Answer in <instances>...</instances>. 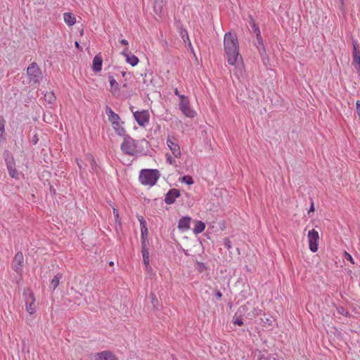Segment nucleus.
<instances>
[{
    "instance_id": "nucleus-14",
    "label": "nucleus",
    "mask_w": 360,
    "mask_h": 360,
    "mask_svg": "<svg viewBox=\"0 0 360 360\" xmlns=\"http://www.w3.org/2000/svg\"><path fill=\"white\" fill-rule=\"evenodd\" d=\"M353 60H354V65L358 72V73L360 75V52L357 49V44L356 43H353Z\"/></svg>"
},
{
    "instance_id": "nucleus-32",
    "label": "nucleus",
    "mask_w": 360,
    "mask_h": 360,
    "mask_svg": "<svg viewBox=\"0 0 360 360\" xmlns=\"http://www.w3.org/2000/svg\"><path fill=\"white\" fill-rule=\"evenodd\" d=\"M181 181L186 183L188 185H191L194 182L193 178L190 176H184L181 178Z\"/></svg>"
},
{
    "instance_id": "nucleus-39",
    "label": "nucleus",
    "mask_w": 360,
    "mask_h": 360,
    "mask_svg": "<svg viewBox=\"0 0 360 360\" xmlns=\"http://www.w3.org/2000/svg\"><path fill=\"white\" fill-rule=\"evenodd\" d=\"M266 323H267L269 326L272 325V320L271 318L266 319Z\"/></svg>"
},
{
    "instance_id": "nucleus-17",
    "label": "nucleus",
    "mask_w": 360,
    "mask_h": 360,
    "mask_svg": "<svg viewBox=\"0 0 360 360\" xmlns=\"http://www.w3.org/2000/svg\"><path fill=\"white\" fill-rule=\"evenodd\" d=\"M105 112L108 117V120L111 124L121 121L120 117L117 113L114 112L110 107L106 108Z\"/></svg>"
},
{
    "instance_id": "nucleus-30",
    "label": "nucleus",
    "mask_w": 360,
    "mask_h": 360,
    "mask_svg": "<svg viewBox=\"0 0 360 360\" xmlns=\"http://www.w3.org/2000/svg\"><path fill=\"white\" fill-rule=\"evenodd\" d=\"M44 98L49 103H53L56 101V96L53 92H46L44 94Z\"/></svg>"
},
{
    "instance_id": "nucleus-42",
    "label": "nucleus",
    "mask_w": 360,
    "mask_h": 360,
    "mask_svg": "<svg viewBox=\"0 0 360 360\" xmlns=\"http://www.w3.org/2000/svg\"><path fill=\"white\" fill-rule=\"evenodd\" d=\"M120 43H121L122 45H128V44H129V43H128V41H127V40H126V39H122V40L120 41Z\"/></svg>"
},
{
    "instance_id": "nucleus-21",
    "label": "nucleus",
    "mask_w": 360,
    "mask_h": 360,
    "mask_svg": "<svg viewBox=\"0 0 360 360\" xmlns=\"http://www.w3.org/2000/svg\"><path fill=\"white\" fill-rule=\"evenodd\" d=\"M64 22L68 26H72L76 22V17L73 13H65L63 14Z\"/></svg>"
},
{
    "instance_id": "nucleus-15",
    "label": "nucleus",
    "mask_w": 360,
    "mask_h": 360,
    "mask_svg": "<svg viewBox=\"0 0 360 360\" xmlns=\"http://www.w3.org/2000/svg\"><path fill=\"white\" fill-rule=\"evenodd\" d=\"M122 54L126 58L127 63L131 66H135L138 64L139 61V58L135 55L129 53L128 49L123 50Z\"/></svg>"
},
{
    "instance_id": "nucleus-8",
    "label": "nucleus",
    "mask_w": 360,
    "mask_h": 360,
    "mask_svg": "<svg viewBox=\"0 0 360 360\" xmlns=\"http://www.w3.org/2000/svg\"><path fill=\"white\" fill-rule=\"evenodd\" d=\"M12 269L19 276H22L24 267V256L22 252H18L12 261Z\"/></svg>"
},
{
    "instance_id": "nucleus-6",
    "label": "nucleus",
    "mask_w": 360,
    "mask_h": 360,
    "mask_svg": "<svg viewBox=\"0 0 360 360\" xmlns=\"http://www.w3.org/2000/svg\"><path fill=\"white\" fill-rule=\"evenodd\" d=\"M24 295L25 297V308L26 311L30 314H33L37 310V305L35 304V297L34 293L30 290H25Z\"/></svg>"
},
{
    "instance_id": "nucleus-35",
    "label": "nucleus",
    "mask_w": 360,
    "mask_h": 360,
    "mask_svg": "<svg viewBox=\"0 0 360 360\" xmlns=\"http://www.w3.org/2000/svg\"><path fill=\"white\" fill-rule=\"evenodd\" d=\"M344 256H345V258L346 259H347L348 261H349L352 264H354V260L349 253H348L347 252H345Z\"/></svg>"
},
{
    "instance_id": "nucleus-2",
    "label": "nucleus",
    "mask_w": 360,
    "mask_h": 360,
    "mask_svg": "<svg viewBox=\"0 0 360 360\" xmlns=\"http://www.w3.org/2000/svg\"><path fill=\"white\" fill-rule=\"evenodd\" d=\"M160 176V173L158 169H143L140 172L139 180L143 186L150 187L154 186Z\"/></svg>"
},
{
    "instance_id": "nucleus-46",
    "label": "nucleus",
    "mask_w": 360,
    "mask_h": 360,
    "mask_svg": "<svg viewBox=\"0 0 360 360\" xmlns=\"http://www.w3.org/2000/svg\"><path fill=\"white\" fill-rule=\"evenodd\" d=\"M75 45L76 48L79 49V44L78 41H75Z\"/></svg>"
},
{
    "instance_id": "nucleus-18",
    "label": "nucleus",
    "mask_w": 360,
    "mask_h": 360,
    "mask_svg": "<svg viewBox=\"0 0 360 360\" xmlns=\"http://www.w3.org/2000/svg\"><path fill=\"white\" fill-rule=\"evenodd\" d=\"M103 58L101 53L96 55L93 60L92 69L94 72H100L102 69Z\"/></svg>"
},
{
    "instance_id": "nucleus-31",
    "label": "nucleus",
    "mask_w": 360,
    "mask_h": 360,
    "mask_svg": "<svg viewBox=\"0 0 360 360\" xmlns=\"http://www.w3.org/2000/svg\"><path fill=\"white\" fill-rule=\"evenodd\" d=\"M5 122L6 121L2 117H0V139H4Z\"/></svg>"
},
{
    "instance_id": "nucleus-3",
    "label": "nucleus",
    "mask_w": 360,
    "mask_h": 360,
    "mask_svg": "<svg viewBox=\"0 0 360 360\" xmlns=\"http://www.w3.org/2000/svg\"><path fill=\"white\" fill-rule=\"evenodd\" d=\"M120 148L124 154L130 156H135L139 153L138 141L128 135L124 136Z\"/></svg>"
},
{
    "instance_id": "nucleus-9",
    "label": "nucleus",
    "mask_w": 360,
    "mask_h": 360,
    "mask_svg": "<svg viewBox=\"0 0 360 360\" xmlns=\"http://www.w3.org/2000/svg\"><path fill=\"white\" fill-rule=\"evenodd\" d=\"M309 248L312 252H316L319 249V234L315 229L309 231L307 233Z\"/></svg>"
},
{
    "instance_id": "nucleus-40",
    "label": "nucleus",
    "mask_w": 360,
    "mask_h": 360,
    "mask_svg": "<svg viewBox=\"0 0 360 360\" xmlns=\"http://www.w3.org/2000/svg\"><path fill=\"white\" fill-rule=\"evenodd\" d=\"M216 297L218 298V299H220L221 297H222V294L220 291H217L216 292Z\"/></svg>"
},
{
    "instance_id": "nucleus-12",
    "label": "nucleus",
    "mask_w": 360,
    "mask_h": 360,
    "mask_svg": "<svg viewBox=\"0 0 360 360\" xmlns=\"http://www.w3.org/2000/svg\"><path fill=\"white\" fill-rule=\"evenodd\" d=\"M180 195L178 189L173 188L169 190L165 195V202L166 204L171 205L174 202L176 199Z\"/></svg>"
},
{
    "instance_id": "nucleus-43",
    "label": "nucleus",
    "mask_w": 360,
    "mask_h": 360,
    "mask_svg": "<svg viewBox=\"0 0 360 360\" xmlns=\"http://www.w3.org/2000/svg\"><path fill=\"white\" fill-rule=\"evenodd\" d=\"M314 211V203L312 202L311 205V207H310V209H309L308 212L310 213V212H312Z\"/></svg>"
},
{
    "instance_id": "nucleus-5",
    "label": "nucleus",
    "mask_w": 360,
    "mask_h": 360,
    "mask_svg": "<svg viewBox=\"0 0 360 360\" xmlns=\"http://www.w3.org/2000/svg\"><path fill=\"white\" fill-rule=\"evenodd\" d=\"M179 98L180 99L179 108L183 114L188 117H194L196 112L191 108L188 98L184 95H179Z\"/></svg>"
},
{
    "instance_id": "nucleus-44",
    "label": "nucleus",
    "mask_w": 360,
    "mask_h": 360,
    "mask_svg": "<svg viewBox=\"0 0 360 360\" xmlns=\"http://www.w3.org/2000/svg\"><path fill=\"white\" fill-rule=\"evenodd\" d=\"M174 94H175V95H176V96H179V95H181V94L179 93V91H178L177 88H176V89H174Z\"/></svg>"
},
{
    "instance_id": "nucleus-1",
    "label": "nucleus",
    "mask_w": 360,
    "mask_h": 360,
    "mask_svg": "<svg viewBox=\"0 0 360 360\" xmlns=\"http://www.w3.org/2000/svg\"><path fill=\"white\" fill-rule=\"evenodd\" d=\"M224 49L226 61L233 66L234 75L240 78L244 75V65L242 56L239 53V44L236 34L233 32H227L224 37Z\"/></svg>"
},
{
    "instance_id": "nucleus-13",
    "label": "nucleus",
    "mask_w": 360,
    "mask_h": 360,
    "mask_svg": "<svg viewBox=\"0 0 360 360\" xmlns=\"http://www.w3.org/2000/svg\"><path fill=\"white\" fill-rule=\"evenodd\" d=\"M139 221L140 222L141 232V240L142 244H146V240L147 238L148 231L146 226V222L141 216L138 217Z\"/></svg>"
},
{
    "instance_id": "nucleus-23",
    "label": "nucleus",
    "mask_w": 360,
    "mask_h": 360,
    "mask_svg": "<svg viewBox=\"0 0 360 360\" xmlns=\"http://www.w3.org/2000/svg\"><path fill=\"white\" fill-rule=\"evenodd\" d=\"M205 224L202 221H195L194 223L193 233L197 235L204 231Z\"/></svg>"
},
{
    "instance_id": "nucleus-7",
    "label": "nucleus",
    "mask_w": 360,
    "mask_h": 360,
    "mask_svg": "<svg viewBox=\"0 0 360 360\" xmlns=\"http://www.w3.org/2000/svg\"><path fill=\"white\" fill-rule=\"evenodd\" d=\"M131 110L133 112L135 120L140 127H146L149 123L150 114L148 110L133 111L132 108H131Z\"/></svg>"
},
{
    "instance_id": "nucleus-11",
    "label": "nucleus",
    "mask_w": 360,
    "mask_h": 360,
    "mask_svg": "<svg viewBox=\"0 0 360 360\" xmlns=\"http://www.w3.org/2000/svg\"><path fill=\"white\" fill-rule=\"evenodd\" d=\"M94 360H117L115 354L110 351H103L94 355Z\"/></svg>"
},
{
    "instance_id": "nucleus-4",
    "label": "nucleus",
    "mask_w": 360,
    "mask_h": 360,
    "mask_svg": "<svg viewBox=\"0 0 360 360\" xmlns=\"http://www.w3.org/2000/svg\"><path fill=\"white\" fill-rule=\"evenodd\" d=\"M27 75L28 84L30 85L39 84L42 79L41 70L38 64L35 62L32 63L27 67Z\"/></svg>"
},
{
    "instance_id": "nucleus-19",
    "label": "nucleus",
    "mask_w": 360,
    "mask_h": 360,
    "mask_svg": "<svg viewBox=\"0 0 360 360\" xmlns=\"http://www.w3.org/2000/svg\"><path fill=\"white\" fill-rule=\"evenodd\" d=\"M108 80H109L110 86V91L113 95H117L119 93V91H120V85H119L118 82L116 81V79L112 76H109Z\"/></svg>"
},
{
    "instance_id": "nucleus-29",
    "label": "nucleus",
    "mask_w": 360,
    "mask_h": 360,
    "mask_svg": "<svg viewBox=\"0 0 360 360\" xmlns=\"http://www.w3.org/2000/svg\"><path fill=\"white\" fill-rule=\"evenodd\" d=\"M257 360H276L275 354H262L259 355Z\"/></svg>"
},
{
    "instance_id": "nucleus-20",
    "label": "nucleus",
    "mask_w": 360,
    "mask_h": 360,
    "mask_svg": "<svg viewBox=\"0 0 360 360\" xmlns=\"http://www.w3.org/2000/svg\"><path fill=\"white\" fill-rule=\"evenodd\" d=\"M123 122L121 121L119 122H117L115 124H112V127L116 133L120 136H126V130L122 126Z\"/></svg>"
},
{
    "instance_id": "nucleus-16",
    "label": "nucleus",
    "mask_w": 360,
    "mask_h": 360,
    "mask_svg": "<svg viewBox=\"0 0 360 360\" xmlns=\"http://www.w3.org/2000/svg\"><path fill=\"white\" fill-rule=\"evenodd\" d=\"M191 218L190 217H184L181 218L178 223V228L181 231L184 232L190 229V223Z\"/></svg>"
},
{
    "instance_id": "nucleus-36",
    "label": "nucleus",
    "mask_w": 360,
    "mask_h": 360,
    "mask_svg": "<svg viewBox=\"0 0 360 360\" xmlns=\"http://www.w3.org/2000/svg\"><path fill=\"white\" fill-rule=\"evenodd\" d=\"M224 246L228 249L230 250L231 248V242L229 238L224 239Z\"/></svg>"
},
{
    "instance_id": "nucleus-26",
    "label": "nucleus",
    "mask_w": 360,
    "mask_h": 360,
    "mask_svg": "<svg viewBox=\"0 0 360 360\" xmlns=\"http://www.w3.org/2000/svg\"><path fill=\"white\" fill-rule=\"evenodd\" d=\"M62 278V274H56L51 280V286L53 288V290H56V288L58 286L60 283V281Z\"/></svg>"
},
{
    "instance_id": "nucleus-34",
    "label": "nucleus",
    "mask_w": 360,
    "mask_h": 360,
    "mask_svg": "<svg viewBox=\"0 0 360 360\" xmlns=\"http://www.w3.org/2000/svg\"><path fill=\"white\" fill-rule=\"evenodd\" d=\"M112 210H113V214L115 217V221L117 223L120 224V217L118 210L116 207H113Z\"/></svg>"
},
{
    "instance_id": "nucleus-47",
    "label": "nucleus",
    "mask_w": 360,
    "mask_h": 360,
    "mask_svg": "<svg viewBox=\"0 0 360 360\" xmlns=\"http://www.w3.org/2000/svg\"><path fill=\"white\" fill-rule=\"evenodd\" d=\"M122 76H123V77H125V76H126V75H127V73H126L125 72H123L122 73Z\"/></svg>"
},
{
    "instance_id": "nucleus-24",
    "label": "nucleus",
    "mask_w": 360,
    "mask_h": 360,
    "mask_svg": "<svg viewBox=\"0 0 360 360\" xmlns=\"http://www.w3.org/2000/svg\"><path fill=\"white\" fill-rule=\"evenodd\" d=\"M162 8L163 0H154L153 9L155 14L160 15L162 13Z\"/></svg>"
},
{
    "instance_id": "nucleus-10",
    "label": "nucleus",
    "mask_w": 360,
    "mask_h": 360,
    "mask_svg": "<svg viewBox=\"0 0 360 360\" xmlns=\"http://www.w3.org/2000/svg\"><path fill=\"white\" fill-rule=\"evenodd\" d=\"M167 145L172 152V154L176 158H181V151L178 143L177 139L172 136H169L167 139Z\"/></svg>"
},
{
    "instance_id": "nucleus-22",
    "label": "nucleus",
    "mask_w": 360,
    "mask_h": 360,
    "mask_svg": "<svg viewBox=\"0 0 360 360\" xmlns=\"http://www.w3.org/2000/svg\"><path fill=\"white\" fill-rule=\"evenodd\" d=\"M142 255H143V262L146 269L150 267L149 265V251L146 248V244H142Z\"/></svg>"
},
{
    "instance_id": "nucleus-27",
    "label": "nucleus",
    "mask_w": 360,
    "mask_h": 360,
    "mask_svg": "<svg viewBox=\"0 0 360 360\" xmlns=\"http://www.w3.org/2000/svg\"><path fill=\"white\" fill-rule=\"evenodd\" d=\"M86 158L89 161V164L91 165V169L96 172L97 170V164L96 162V160H95L94 156L91 154H87L86 155Z\"/></svg>"
},
{
    "instance_id": "nucleus-33",
    "label": "nucleus",
    "mask_w": 360,
    "mask_h": 360,
    "mask_svg": "<svg viewBox=\"0 0 360 360\" xmlns=\"http://www.w3.org/2000/svg\"><path fill=\"white\" fill-rule=\"evenodd\" d=\"M255 30L257 32V41L261 45L262 50L264 51V45H263V43H262V37L260 35V32H259V28L257 27L255 29Z\"/></svg>"
},
{
    "instance_id": "nucleus-48",
    "label": "nucleus",
    "mask_w": 360,
    "mask_h": 360,
    "mask_svg": "<svg viewBox=\"0 0 360 360\" xmlns=\"http://www.w3.org/2000/svg\"><path fill=\"white\" fill-rule=\"evenodd\" d=\"M258 49H259V51L260 54H262V53L261 49H260L259 47H258Z\"/></svg>"
},
{
    "instance_id": "nucleus-41",
    "label": "nucleus",
    "mask_w": 360,
    "mask_h": 360,
    "mask_svg": "<svg viewBox=\"0 0 360 360\" xmlns=\"http://www.w3.org/2000/svg\"><path fill=\"white\" fill-rule=\"evenodd\" d=\"M181 37H182V39H184V41H185V37H186L187 39H188V33L186 32L185 34H184L183 33H181Z\"/></svg>"
},
{
    "instance_id": "nucleus-37",
    "label": "nucleus",
    "mask_w": 360,
    "mask_h": 360,
    "mask_svg": "<svg viewBox=\"0 0 360 360\" xmlns=\"http://www.w3.org/2000/svg\"><path fill=\"white\" fill-rule=\"evenodd\" d=\"M356 112H357L358 116L360 118V101H356Z\"/></svg>"
},
{
    "instance_id": "nucleus-45",
    "label": "nucleus",
    "mask_w": 360,
    "mask_h": 360,
    "mask_svg": "<svg viewBox=\"0 0 360 360\" xmlns=\"http://www.w3.org/2000/svg\"><path fill=\"white\" fill-rule=\"evenodd\" d=\"M77 165H78V167H79V168L80 169H82V162H80L79 161H77Z\"/></svg>"
},
{
    "instance_id": "nucleus-25",
    "label": "nucleus",
    "mask_w": 360,
    "mask_h": 360,
    "mask_svg": "<svg viewBox=\"0 0 360 360\" xmlns=\"http://www.w3.org/2000/svg\"><path fill=\"white\" fill-rule=\"evenodd\" d=\"M7 168L10 176L14 179H18V172L17 169L15 168L13 164L7 163Z\"/></svg>"
},
{
    "instance_id": "nucleus-28",
    "label": "nucleus",
    "mask_w": 360,
    "mask_h": 360,
    "mask_svg": "<svg viewBox=\"0 0 360 360\" xmlns=\"http://www.w3.org/2000/svg\"><path fill=\"white\" fill-rule=\"evenodd\" d=\"M165 158L167 164L173 166H176V162L175 160L176 158L173 155L167 153L165 154Z\"/></svg>"
},
{
    "instance_id": "nucleus-38",
    "label": "nucleus",
    "mask_w": 360,
    "mask_h": 360,
    "mask_svg": "<svg viewBox=\"0 0 360 360\" xmlns=\"http://www.w3.org/2000/svg\"><path fill=\"white\" fill-rule=\"evenodd\" d=\"M234 323L235 324H237L240 326H241L243 324V321H242L241 319H237L235 321H234Z\"/></svg>"
}]
</instances>
